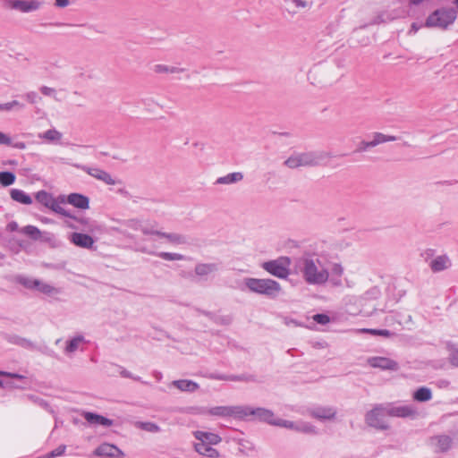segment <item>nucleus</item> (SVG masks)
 Wrapping results in <instances>:
<instances>
[{
	"label": "nucleus",
	"instance_id": "obj_21",
	"mask_svg": "<svg viewBox=\"0 0 458 458\" xmlns=\"http://www.w3.org/2000/svg\"><path fill=\"white\" fill-rule=\"evenodd\" d=\"M219 269L218 263H199L195 266L194 272L199 276H205L216 273Z\"/></svg>",
	"mask_w": 458,
	"mask_h": 458
},
{
	"label": "nucleus",
	"instance_id": "obj_30",
	"mask_svg": "<svg viewBox=\"0 0 458 458\" xmlns=\"http://www.w3.org/2000/svg\"><path fill=\"white\" fill-rule=\"evenodd\" d=\"M414 400L423 403L431 400L432 392L428 387L421 386L413 393Z\"/></svg>",
	"mask_w": 458,
	"mask_h": 458
},
{
	"label": "nucleus",
	"instance_id": "obj_33",
	"mask_svg": "<svg viewBox=\"0 0 458 458\" xmlns=\"http://www.w3.org/2000/svg\"><path fill=\"white\" fill-rule=\"evenodd\" d=\"M284 165L291 169H295L303 166L302 158L301 153H297L290 156L284 162Z\"/></svg>",
	"mask_w": 458,
	"mask_h": 458
},
{
	"label": "nucleus",
	"instance_id": "obj_17",
	"mask_svg": "<svg viewBox=\"0 0 458 458\" xmlns=\"http://www.w3.org/2000/svg\"><path fill=\"white\" fill-rule=\"evenodd\" d=\"M66 201L77 208L88 209L89 208V199L81 193L69 194L65 199Z\"/></svg>",
	"mask_w": 458,
	"mask_h": 458
},
{
	"label": "nucleus",
	"instance_id": "obj_55",
	"mask_svg": "<svg viewBox=\"0 0 458 458\" xmlns=\"http://www.w3.org/2000/svg\"><path fill=\"white\" fill-rule=\"evenodd\" d=\"M229 380L231 381H255L254 376L240 375V376H230Z\"/></svg>",
	"mask_w": 458,
	"mask_h": 458
},
{
	"label": "nucleus",
	"instance_id": "obj_3",
	"mask_svg": "<svg viewBox=\"0 0 458 458\" xmlns=\"http://www.w3.org/2000/svg\"><path fill=\"white\" fill-rule=\"evenodd\" d=\"M36 200L43 205L45 208L51 209L53 212L62 215L66 217L72 218L81 224H87V219L79 218L73 216L70 211L62 207L65 203V196L60 195L55 198L51 193L45 190H41L35 194Z\"/></svg>",
	"mask_w": 458,
	"mask_h": 458
},
{
	"label": "nucleus",
	"instance_id": "obj_54",
	"mask_svg": "<svg viewBox=\"0 0 458 458\" xmlns=\"http://www.w3.org/2000/svg\"><path fill=\"white\" fill-rule=\"evenodd\" d=\"M65 449H66V445H61L57 446L55 449H54L53 451H51L47 454V457L48 458H55V457L60 456V455L64 454Z\"/></svg>",
	"mask_w": 458,
	"mask_h": 458
},
{
	"label": "nucleus",
	"instance_id": "obj_50",
	"mask_svg": "<svg viewBox=\"0 0 458 458\" xmlns=\"http://www.w3.org/2000/svg\"><path fill=\"white\" fill-rule=\"evenodd\" d=\"M14 107H17L18 109H23L24 105L17 100H13L11 102L0 104V111H10Z\"/></svg>",
	"mask_w": 458,
	"mask_h": 458
},
{
	"label": "nucleus",
	"instance_id": "obj_40",
	"mask_svg": "<svg viewBox=\"0 0 458 458\" xmlns=\"http://www.w3.org/2000/svg\"><path fill=\"white\" fill-rule=\"evenodd\" d=\"M21 232L33 240H38L41 235L40 230L34 225H26L21 228Z\"/></svg>",
	"mask_w": 458,
	"mask_h": 458
},
{
	"label": "nucleus",
	"instance_id": "obj_29",
	"mask_svg": "<svg viewBox=\"0 0 458 458\" xmlns=\"http://www.w3.org/2000/svg\"><path fill=\"white\" fill-rule=\"evenodd\" d=\"M63 134L55 129H49L38 134V138L47 142H58L61 140Z\"/></svg>",
	"mask_w": 458,
	"mask_h": 458
},
{
	"label": "nucleus",
	"instance_id": "obj_14",
	"mask_svg": "<svg viewBox=\"0 0 458 458\" xmlns=\"http://www.w3.org/2000/svg\"><path fill=\"white\" fill-rule=\"evenodd\" d=\"M428 267L434 273H439L452 267V261L446 254L439 255L429 260Z\"/></svg>",
	"mask_w": 458,
	"mask_h": 458
},
{
	"label": "nucleus",
	"instance_id": "obj_20",
	"mask_svg": "<svg viewBox=\"0 0 458 458\" xmlns=\"http://www.w3.org/2000/svg\"><path fill=\"white\" fill-rule=\"evenodd\" d=\"M452 437L446 435H438L431 437V444L437 448V451L442 453L448 451L452 446Z\"/></svg>",
	"mask_w": 458,
	"mask_h": 458
},
{
	"label": "nucleus",
	"instance_id": "obj_51",
	"mask_svg": "<svg viewBox=\"0 0 458 458\" xmlns=\"http://www.w3.org/2000/svg\"><path fill=\"white\" fill-rule=\"evenodd\" d=\"M24 99H26L30 104H36L38 100H40V97L35 91L27 92L22 96Z\"/></svg>",
	"mask_w": 458,
	"mask_h": 458
},
{
	"label": "nucleus",
	"instance_id": "obj_32",
	"mask_svg": "<svg viewBox=\"0 0 458 458\" xmlns=\"http://www.w3.org/2000/svg\"><path fill=\"white\" fill-rule=\"evenodd\" d=\"M83 342H85V338L83 335H76L75 337L67 341L65 350H64L65 352L72 353V352H76L79 348L80 344H81Z\"/></svg>",
	"mask_w": 458,
	"mask_h": 458
},
{
	"label": "nucleus",
	"instance_id": "obj_25",
	"mask_svg": "<svg viewBox=\"0 0 458 458\" xmlns=\"http://www.w3.org/2000/svg\"><path fill=\"white\" fill-rule=\"evenodd\" d=\"M10 196L13 200L24 205L32 204V198L27 194L24 191L20 189H12L10 191Z\"/></svg>",
	"mask_w": 458,
	"mask_h": 458
},
{
	"label": "nucleus",
	"instance_id": "obj_1",
	"mask_svg": "<svg viewBox=\"0 0 458 458\" xmlns=\"http://www.w3.org/2000/svg\"><path fill=\"white\" fill-rule=\"evenodd\" d=\"M417 413V410L411 405L391 406L377 404L366 413L365 421L371 428L386 430L389 428V424L386 419V416L414 418Z\"/></svg>",
	"mask_w": 458,
	"mask_h": 458
},
{
	"label": "nucleus",
	"instance_id": "obj_15",
	"mask_svg": "<svg viewBox=\"0 0 458 458\" xmlns=\"http://www.w3.org/2000/svg\"><path fill=\"white\" fill-rule=\"evenodd\" d=\"M70 241L74 245L85 249H92L95 242L90 235L81 233H72L70 236Z\"/></svg>",
	"mask_w": 458,
	"mask_h": 458
},
{
	"label": "nucleus",
	"instance_id": "obj_8",
	"mask_svg": "<svg viewBox=\"0 0 458 458\" xmlns=\"http://www.w3.org/2000/svg\"><path fill=\"white\" fill-rule=\"evenodd\" d=\"M198 414L211 415L216 417H233L240 420L241 405L240 406H216L210 409L200 407L198 408Z\"/></svg>",
	"mask_w": 458,
	"mask_h": 458
},
{
	"label": "nucleus",
	"instance_id": "obj_46",
	"mask_svg": "<svg viewBox=\"0 0 458 458\" xmlns=\"http://www.w3.org/2000/svg\"><path fill=\"white\" fill-rule=\"evenodd\" d=\"M38 279H33L30 277H20L18 279L19 284L24 286L27 289H36L37 285H38Z\"/></svg>",
	"mask_w": 458,
	"mask_h": 458
},
{
	"label": "nucleus",
	"instance_id": "obj_19",
	"mask_svg": "<svg viewBox=\"0 0 458 458\" xmlns=\"http://www.w3.org/2000/svg\"><path fill=\"white\" fill-rule=\"evenodd\" d=\"M83 417L91 425L111 427L114 423L112 420L94 412L86 411L83 413Z\"/></svg>",
	"mask_w": 458,
	"mask_h": 458
},
{
	"label": "nucleus",
	"instance_id": "obj_12",
	"mask_svg": "<svg viewBox=\"0 0 458 458\" xmlns=\"http://www.w3.org/2000/svg\"><path fill=\"white\" fill-rule=\"evenodd\" d=\"M82 171L87 173L89 175L94 177L97 180H99L105 182L107 185H114L120 181L114 180L112 175L106 171L100 169L98 167H90L88 165H81L79 166Z\"/></svg>",
	"mask_w": 458,
	"mask_h": 458
},
{
	"label": "nucleus",
	"instance_id": "obj_34",
	"mask_svg": "<svg viewBox=\"0 0 458 458\" xmlns=\"http://www.w3.org/2000/svg\"><path fill=\"white\" fill-rule=\"evenodd\" d=\"M38 292L45 293L47 295L58 294L61 293L60 289L55 288L47 283L38 281V285L36 288Z\"/></svg>",
	"mask_w": 458,
	"mask_h": 458
},
{
	"label": "nucleus",
	"instance_id": "obj_22",
	"mask_svg": "<svg viewBox=\"0 0 458 458\" xmlns=\"http://www.w3.org/2000/svg\"><path fill=\"white\" fill-rule=\"evenodd\" d=\"M344 267L339 263H334L330 268L329 272V279L330 283L334 286H341L342 285V276L344 274Z\"/></svg>",
	"mask_w": 458,
	"mask_h": 458
},
{
	"label": "nucleus",
	"instance_id": "obj_26",
	"mask_svg": "<svg viewBox=\"0 0 458 458\" xmlns=\"http://www.w3.org/2000/svg\"><path fill=\"white\" fill-rule=\"evenodd\" d=\"M243 179V174L241 172L230 173L225 176L218 177L216 184H233L241 182Z\"/></svg>",
	"mask_w": 458,
	"mask_h": 458
},
{
	"label": "nucleus",
	"instance_id": "obj_5",
	"mask_svg": "<svg viewBox=\"0 0 458 458\" xmlns=\"http://www.w3.org/2000/svg\"><path fill=\"white\" fill-rule=\"evenodd\" d=\"M457 18V10L454 7H441L433 11L426 19V28H437L447 30L454 23Z\"/></svg>",
	"mask_w": 458,
	"mask_h": 458
},
{
	"label": "nucleus",
	"instance_id": "obj_60",
	"mask_svg": "<svg viewBox=\"0 0 458 458\" xmlns=\"http://www.w3.org/2000/svg\"><path fill=\"white\" fill-rule=\"evenodd\" d=\"M0 375L6 377H10V378H17V379L24 378V376L20 375L18 373H13V372L0 371Z\"/></svg>",
	"mask_w": 458,
	"mask_h": 458
},
{
	"label": "nucleus",
	"instance_id": "obj_44",
	"mask_svg": "<svg viewBox=\"0 0 458 458\" xmlns=\"http://www.w3.org/2000/svg\"><path fill=\"white\" fill-rule=\"evenodd\" d=\"M121 225L133 231H139L141 228V221L137 218L127 219L123 221Z\"/></svg>",
	"mask_w": 458,
	"mask_h": 458
},
{
	"label": "nucleus",
	"instance_id": "obj_38",
	"mask_svg": "<svg viewBox=\"0 0 458 458\" xmlns=\"http://www.w3.org/2000/svg\"><path fill=\"white\" fill-rule=\"evenodd\" d=\"M270 425L285 428H290V429H293V430L296 429V423H294L293 421H291V420H283L280 418H276L275 415H274V420H272V422Z\"/></svg>",
	"mask_w": 458,
	"mask_h": 458
},
{
	"label": "nucleus",
	"instance_id": "obj_52",
	"mask_svg": "<svg viewBox=\"0 0 458 458\" xmlns=\"http://www.w3.org/2000/svg\"><path fill=\"white\" fill-rule=\"evenodd\" d=\"M374 148L373 144H372V141H366V140H361L357 148L355 149L354 152H357V153H360V152H365L367 151L369 148Z\"/></svg>",
	"mask_w": 458,
	"mask_h": 458
},
{
	"label": "nucleus",
	"instance_id": "obj_58",
	"mask_svg": "<svg viewBox=\"0 0 458 458\" xmlns=\"http://www.w3.org/2000/svg\"><path fill=\"white\" fill-rule=\"evenodd\" d=\"M0 144L10 146L12 144V139L7 134L0 131Z\"/></svg>",
	"mask_w": 458,
	"mask_h": 458
},
{
	"label": "nucleus",
	"instance_id": "obj_64",
	"mask_svg": "<svg viewBox=\"0 0 458 458\" xmlns=\"http://www.w3.org/2000/svg\"><path fill=\"white\" fill-rule=\"evenodd\" d=\"M10 146H12L17 149H25L26 148V143L23 141H16V142L12 141V144Z\"/></svg>",
	"mask_w": 458,
	"mask_h": 458
},
{
	"label": "nucleus",
	"instance_id": "obj_42",
	"mask_svg": "<svg viewBox=\"0 0 458 458\" xmlns=\"http://www.w3.org/2000/svg\"><path fill=\"white\" fill-rule=\"evenodd\" d=\"M137 426L139 428L148 431V432H151V433H157V432L160 431V427L157 424H156L154 422H150V421H147V422L140 421V422H137Z\"/></svg>",
	"mask_w": 458,
	"mask_h": 458
},
{
	"label": "nucleus",
	"instance_id": "obj_2",
	"mask_svg": "<svg viewBox=\"0 0 458 458\" xmlns=\"http://www.w3.org/2000/svg\"><path fill=\"white\" fill-rule=\"evenodd\" d=\"M299 267L305 282L311 285H323L329 279V270L315 256H303L299 260Z\"/></svg>",
	"mask_w": 458,
	"mask_h": 458
},
{
	"label": "nucleus",
	"instance_id": "obj_23",
	"mask_svg": "<svg viewBox=\"0 0 458 458\" xmlns=\"http://www.w3.org/2000/svg\"><path fill=\"white\" fill-rule=\"evenodd\" d=\"M171 386H174L177 389L182 391V392H189L193 393L197 391L199 388V386L198 383L189 380V379H179V380H174L171 383Z\"/></svg>",
	"mask_w": 458,
	"mask_h": 458
},
{
	"label": "nucleus",
	"instance_id": "obj_16",
	"mask_svg": "<svg viewBox=\"0 0 458 458\" xmlns=\"http://www.w3.org/2000/svg\"><path fill=\"white\" fill-rule=\"evenodd\" d=\"M310 414L312 418L323 420H332L336 415V410L333 407H316L310 410Z\"/></svg>",
	"mask_w": 458,
	"mask_h": 458
},
{
	"label": "nucleus",
	"instance_id": "obj_53",
	"mask_svg": "<svg viewBox=\"0 0 458 458\" xmlns=\"http://www.w3.org/2000/svg\"><path fill=\"white\" fill-rule=\"evenodd\" d=\"M313 320L320 325H326L330 321V318L327 314H316L313 316Z\"/></svg>",
	"mask_w": 458,
	"mask_h": 458
},
{
	"label": "nucleus",
	"instance_id": "obj_9",
	"mask_svg": "<svg viewBox=\"0 0 458 458\" xmlns=\"http://www.w3.org/2000/svg\"><path fill=\"white\" fill-rule=\"evenodd\" d=\"M42 3L38 0H4L2 6L5 9L16 10L28 13L38 10Z\"/></svg>",
	"mask_w": 458,
	"mask_h": 458
},
{
	"label": "nucleus",
	"instance_id": "obj_59",
	"mask_svg": "<svg viewBox=\"0 0 458 458\" xmlns=\"http://www.w3.org/2000/svg\"><path fill=\"white\" fill-rule=\"evenodd\" d=\"M422 27H425L424 23L412 22L408 34L414 35Z\"/></svg>",
	"mask_w": 458,
	"mask_h": 458
},
{
	"label": "nucleus",
	"instance_id": "obj_63",
	"mask_svg": "<svg viewBox=\"0 0 458 458\" xmlns=\"http://www.w3.org/2000/svg\"><path fill=\"white\" fill-rule=\"evenodd\" d=\"M196 311H197L198 313H199V314H202V315H204V316L208 317L210 320H212V321H213L214 317H215V313L210 312V311H207V310H201V309H196Z\"/></svg>",
	"mask_w": 458,
	"mask_h": 458
},
{
	"label": "nucleus",
	"instance_id": "obj_6",
	"mask_svg": "<svg viewBox=\"0 0 458 458\" xmlns=\"http://www.w3.org/2000/svg\"><path fill=\"white\" fill-rule=\"evenodd\" d=\"M290 265L291 259L289 257H280L276 259L263 262L261 267L277 278L285 279L290 275Z\"/></svg>",
	"mask_w": 458,
	"mask_h": 458
},
{
	"label": "nucleus",
	"instance_id": "obj_11",
	"mask_svg": "<svg viewBox=\"0 0 458 458\" xmlns=\"http://www.w3.org/2000/svg\"><path fill=\"white\" fill-rule=\"evenodd\" d=\"M367 362L370 367L380 369L382 370L397 371L400 368L397 361L387 357H369L367 360Z\"/></svg>",
	"mask_w": 458,
	"mask_h": 458
},
{
	"label": "nucleus",
	"instance_id": "obj_13",
	"mask_svg": "<svg viewBox=\"0 0 458 458\" xmlns=\"http://www.w3.org/2000/svg\"><path fill=\"white\" fill-rule=\"evenodd\" d=\"M94 454L99 457L109 458H120L124 455L123 451H121L116 445L108 443L100 445L98 448H96Z\"/></svg>",
	"mask_w": 458,
	"mask_h": 458
},
{
	"label": "nucleus",
	"instance_id": "obj_27",
	"mask_svg": "<svg viewBox=\"0 0 458 458\" xmlns=\"http://www.w3.org/2000/svg\"><path fill=\"white\" fill-rule=\"evenodd\" d=\"M21 399L22 401H30V402L35 403L36 405L43 408L46 411H48L51 412L53 411L50 404L46 400L40 398L39 396H38L36 394H23L21 397Z\"/></svg>",
	"mask_w": 458,
	"mask_h": 458
},
{
	"label": "nucleus",
	"instance_id": "obj_28",
	"mask_svg": "<svg viewBox=\"0 0 458 458\" xmlns=\"http://www.w3.org/2000/svg\"><path fill=\"white\" fill-rule=\"evenodd\" d=\"M159 237L165 238L169 242H171L173 244H186L187 243L186 236L180 234V233H165V232L160 231Z\"/></svg>",
	"mask_w": 458,
	"mask_h": 458
},
{
	"label": "nucleus",
	"instance_id": "obj_31",
	"mask_svg": "<svg viewBox=\"0 0 458 458\" xmlns=\"http://www.w3.org/2000/svg\"><path fill=\"white\" fill-rule=\"evenodd\" d=\"M398 140V137L393 135H386L382 132H374L372 144L374 147H377L379 144L388 142V141H395Z\"/></svg>",
	"mask_w": 458,
	"mask_h": 458
},
{
	"label": "nucleus",
	"instance_id": "obj_57",
	"mask_svg": "<svg viewBox=\"0 0 458 458\" xmlns=\"http://www.w3.org/2000/svg\"><path fill=\"white\" fill-rule=\"evenodd\" d=\"M434 255H435V250L433 249H428L426 250L422 254V258L424 259V260L426 262H429L428 260L434 259Z\"/></svg>",
	"mask_w": 458,
	"mask_h": 458
},
{
	"label": "nucleus",
	"instance_id": "obj_47",
	"mask_svg": "<svg viewBox=\"0 0 458 458\" xmlns=\"http://www.w3.org/2000/svg\"><path fill=\"white\" fill-rule=\"evenodd\" d=\"M213 322L216 325L229 326L233 322L231 315H216L215 314Z\"/></svg>",
	"mask_w": 458,
	"mask_h": 458
},
{
	"label": "nucleus",
	"instance_id": "obj_37",
	"mask_svg": "<svg viewBox=\"0 0 458 458\" xmlns=\"http://www.w3.org/2000/svg\"><path fill=\"white\" fill-rule=\"evenodd\" d=\"M447 350L449 352V362L451 363L452 366L458 367V347L453 344H448Z\"/></svg>",
	"mask_w": 458,
	"mask_h": 458
},
{
	"label": "nucleus",
	"instance_id": "obj_36",
	"mask_svg": "<svg viewBox=\"0 0 458 458\" xmlns=\"http://www.w3.org/2000/svg\"><path fill=\"white\" fill-rule=\"evenodd\" d=\"M16 176L13 172H0V184L7 187L14 183Z\"/></svg>",
	"mask_w": 458,
	"mask_h": 458
},
{
	"label": "nucleus",
	"instance_id": "obj_48",
	"mask_svg": "<svg viewBox=\"0 0 458 458\" xmlns=\"http://www.w3.org/2000/svg\"><path fill=\"white\" fill-rule=\"evenodd\" d=\"M156 226H157V223L156 222H153L152 224H150L148 225H141L140 231L142 232V233L144 235H157V236L159 237L160 231L155 229Z\"/></svg>",
	"mask_w": 458,
	"mask_h": 458
},
{
	"label": "nucleus",
	"instance_id": "obj_43",
	"mask_svg": "<svg viewBox=\"0 0 458 458\" xmlns=\"http://www.w3.org/2000/svg\"><path fill=\"white\" fill-rule=\"evenodd\" d=\"M360 332L384 337H390L394 335L393 332L387 329L362 328L360 329Z\"/></svg>",
	"mask_w": 458,
	"mask_h": 458
},
{
	"label": "nucleus",
	"instance_id": "obj_41",
	"mask_svg": "<svg viewBox=\"0 0 458 458\" xmlns=\"http://www.w3.org/2000/svg\"><path fill=\"white\" fill-rule=\"evenodd\" d=\"M154 72L157 73H178L182 72V69L165 64H157L154 67Z\"/></svg>",
	"mask_w": 458,
	"mask_h": 458
},
{
	"label": "nucleus",
	"instance_id": "obj_49",
	"mask_svg": "<svg viewBox=\"0 0 458 458\" xmlns=\"http://www.w3.org/2000/svg\"><path fill=\"white\" fill-rule=\"evenodd\" d=\"M295 431L308 433V434H316V427L310 423H300L296 424Z\"/></svg>",
	"mask_w": 458,
	"mask_h": 458
},
{
	"label": "nucleus",
	"instance_id": "obj_4",
	"mask_svg": "<svg viewBox=\"0 0 458 458\" xmlns=\"http://www.w3.org/2000/svg\"><path fill=\"white\" fill-rule=\"evenodd\" d=\"M244 284L251 293L269 299H276L282 291L280 284L270 278L247 277L244 279Z\"/></svg>",
	"mask_w": 458,
	"mask_h": 458
},
{
	"label": "nucleus",
	"instance_id": "obj_61",
	"mask_svg": "<svg viewBox=\"0 0 458 458\" xmlns=\"http://www.w3.org/2000/svg\"><path fill=\"white\" fill-rule=\"evenodd\" d=\"M120 375L123 377H125V378H131V379L136 380V381L140 380L139 377L133 376L129 370H127L125 369H122V370L120 371Z\"/></svg>",
	"mask_w": 458,
	"mask_h": 458
},
{
	"label": "nucleus",
	"instance_id": "obj_45",
	"mask_svg": "<svg viewBox=\"0 0 458 458\" xmlns=\"http://www.w3.org/2000/svg\"><path fill=\"white\" fill-rule=\"evenodd\" d=\"M13 343H14L15 344H18L25 349L33 350L36 348V345L33 342H31L30 340H29L27 338H23V337H20V336H15L13 338Z\"/></svg>",
	"mask_w": 458,
	"mask_h": 458
},
{
	"label": "nucleus",
	"instance_id": "obj_35",
	"mask_svg": "<svg viewBox=\"0 0 458 458\" xmlns=\"http://www.w3.org/2000/svg\"><path fill=\"white\" fill-rule=\"evenodd\" d=\"M150 253L153 255H156L157 257H159L165 260H169V261L184 260L185 259V257L180 253H172V252H165V251L150 252Z\"/></svg>",
	"mask_w": 458,
	"mask_h": 458
},
{
	"label": "nucleus",
	"instance_id": "obj_62",
	"mask_svg": "<svg viewBox=\"0 0 458 458\" xmlns=\"http://www.w3.org/2000/svg\"><path fill=\"white\" fill-rule=\"evenodd\" d=\"M18 229H19V225H18L17 222H15V221H11L6 225V231L11 232V233L18 231Z\"/></svg>",
	"mask_w": 458,
	"mask_h": 458
},
{
	"label": "nucleus",
	"instance_id": "obj_56",
	"mask_svg": "<svg viewBox=\"0 0 458 458\" xmlns=\"http://www.w3.org/2000/svg\"><path fill=\"white\" fill-rule=\"evenodd\" d=\"M39 90L43 95L48 96V97H52L55 93V89L54 88H50L47 86H41Z\"/></svg>",
	"mask_w": 458,
	"mask_h": 458
},
{
	"label": "nucleus",
	"instance_id": "obj_39",
	"mask_svg": "<svg viewBox=\"0 0 458 458\" xmlns=\"http://www.w3.org/2000/svg\"><path fill=\"white\" fill-rule=\"evenodd\" d=\"M270 425L285 428H290V429H293V430L296 429V423H294L293 421H291V420H283L280 418H276L275 415H274V420H272V422Z\"/></svg>",
	"mask_w": 458,
	"mask_h": 458
},
{
	"label": "nucleus",
	"instance_id": "obj_24",
	"mask_svg": "<svg viewBox=\"0 0 458 458\" xmlns=\"http://www.w3.org/2000/svg\"><path fill=\"white\" fill-rule=\"evenodd\" d=\"M213 445H208L203 443H196L194 447L197 453L201 455L209 457V458H217L219 456V452L212 447Z\"/></svg>",
	"mask_w": 458,
	"mask_h": 458
},
{
	"label": "nucleus",
	"instance_id": "obj_7",
	"mask_svg": "<svg viewBox=\"0 0 458 458\" xmlns=\"http://www.w3.org/2000/svg\"><path fill=\"white\" fill-rule=\"evenodd\" d=\"M240 415V420H245L247 417L252 416L253 420L267 424H271L272 420H274V412L269 409L262 407L241 406Z\"/></svg>",
	"mask_w": 458,
	"mask_h": 458
},
{
	"label": "nucleus",
	"instance_id": "obj_18",
	"mask_svg": "<svg viewBox=\"0 0 458 458\" xmlns=\"http://www.w3.org/2000/svg\"><path fill=\"white\" fill-rule=\"evenodd\" d=\"M194 436L199 440L198 443H203L205 445H217L222 441V438L219 435L212 432L198 430L194 432Z\"/></svg>",
	"mask_w": 458,
	"mask_h": 458
},
{
	"label": "nucleus",
	"instance_id": "obj_10",
	"mask_svg": "<svg viewBox=\"0 0 458 458\" xmlns=\"http://www.w3.org/2000/svg\"><path fill=\"white\" fill-rule=\"evenodd\" d=\"M303 166L326 165L331 158V154L324 150H315L301 153Z\"/></svg>",
	"mask_w": 458,
	"mask_h": 458
}]
</instances>
